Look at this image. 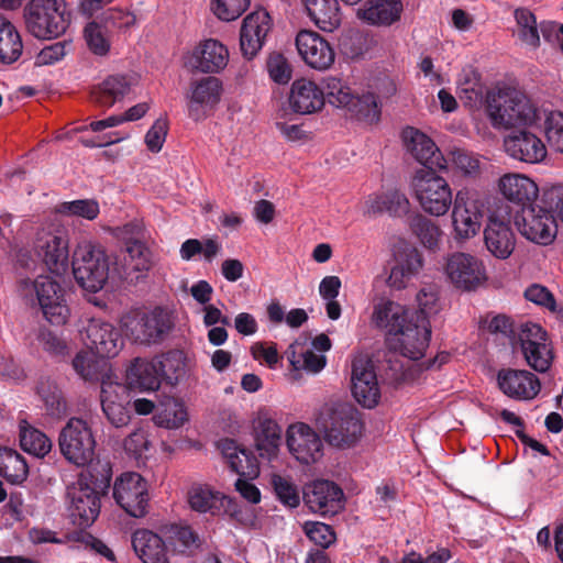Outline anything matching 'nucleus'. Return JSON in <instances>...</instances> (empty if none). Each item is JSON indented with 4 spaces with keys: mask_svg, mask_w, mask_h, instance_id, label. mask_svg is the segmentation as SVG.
Listing matches in <instances>:
<instances>
[{
    "mask_svg": "<svg viewBox=\"0 0 563 563\" xmlns=\"http://www.w3.org/2000/svg\"><path fill=\"white\" fill-rule=\"evenodd\" d=\"M130 394L125 385H122L111 375H107L101 382L102 411L117 428L126 426L131 419Z\"/></svg>",
    "mask_w": 563,
    "mask_h": 563,
    "instance_id": "nucleus-16",
    "label": "nucleus"
},
{
    "mask_svg": "<svg viewBox=\"0 0 563 563\" xmlns=\"http://www.w3.org/2000/svg\"><path fill=\"white\" fill-rule=\"evenodd\" d=\"M541 206L563 222V184L547 185L542 188Z\"/></svg>",
    "mask_w": 563,
    "mask_h": 563,
    "instance_id": "nucleus-62",
    "label": "nucleus"
},
{
    "mask_svg": "<svg viewBox=\"0 0 563 563\" xmlns=\"http://www.w3.org/2000/svg\"><path fill=\"white\" fill-rule=\"evenodd\" d=\"M45 319L55 325L65 324L69 309L65 300L63 284H31Z\"/></svg>",
    "mask_w": 563,
    "mask_h": 563,
    "instance_id": "nucleus-25",
    "label": "nucleus"
},
{
    "mask_svg": "<svg viewBox=\"0 0 563 563\" xmlns=\"http://www.w3.org/2000/svg\"><path fill=\"white\" fill-rule=\"evenodd\" d=\"M81 296L98 308H106L115 299L113 284H78Z\"/></svg>",
    "mask_w": 563,
    "mask_h": 563,
    "instance_id": "nucleus-58",
    "label": "nucleus"
},
{
    "mask_svg": "<svg viewBox=\"0 0 563 563\" xmlns=\"http://www.w3.org/2000/svg\"><path fill=\"white\" fill-rule=\"evenodd\" d=\"M404 10L400 0H368L357 10V16L373 25H391Z\"/></svg>",
    "mask_w": 563,
    "mask_h": 563,
    "instance_id": "nucleus-38",
    "label": "nucleus"
},
{
    "mask_svg": "<svg viewBox=\"0 0 563 563\" xmlns=\"http://www.w3.org/2000/svg\"><path fill=\"white\" fill-rule=\"evenodd\" d=\"M29 473L24 457L8 448L0 449V474L12 484L25 481Z\"/></svg>",
    "mask_w": 563,
    "mask_h": 563,
    "instance_id": "nucleus-49",
    "label": "nucleus"
},
{
    "mask_svg": "<svg viewBox=\"0 0 563 563\" xmlns=\"http://www.w3.org/2000/svg\"><path fill=\"white\" fill-rule=\"evenodd\" d=\"M345 111L350 117L366 124H374L380 120V106L373 92L355 93Z\"/></svg>",
    "mask_w": 563,
    "mask_h": 563,
    "instance_id": "nucleus-46",
    "label": "nucleus"
},
{
    "mask_svg": "<svg viewBox=\"0 0 563 563\" xmlns=\"http://www.w3.org/2000/svg\"><path fill=\"white\" fill-rule=\"evenodd\" d=\"M58 446L62 455L77 466L90 464L96 456V439L92 429L81 418H70L60 429Z\"/></svg>",
    "mask_w": 563,
    "mask_h": 563,
    "instance_id": "nucleus-7",
    "label": "nucleus"
},
{
    "mask_svg": "<svg viewBox=\"0 0 563 563\" xmlns=\"http://www.w3.org/2000/svg\"><path fill=\"white\" fill-rule=\"evenodd\" d=\"M430 335L429 321L418 313H411L391 336H387V342L395 352L410 360H419L429 346Z\"/></svg>",
    "mask_w": 563,
    "mask_h": 563,
    "instance_id": "nucleus-9",
    "label": "nucleus"
},
{
    "mask_svg": "<svg viewBox=\"0 0 563 563\" xmlns=\"http://www.w3.org/2000/svg\"><path fill=\"white\" fill-rule=\"evenodd\" d=\"M289 453L302 464H311L322 456L323 443L320 435L308 424L296 422L286 431Z\"/></svg>",
    "mask_w": 563,
    "mask_h": 563,
    "instance_id": "nucleus-17",
    "label": "nucleus"
},
{
    "mask_svg": "<svg viewBox=\"0 0 563 563\" xmlns=\"http://www.w3.org/2000/svg\"><path fill=\"white\" fill-rule=\"evenodd\" d=\"M132 545L143 563H169L164 541L148 530H137L132 537Z\"/></svg>",
    "mask_w": 563,
    "mask_h": 563,
    "instance_id": "nucleus-41",
    "label": "nucleus"
},
{
    "mask_svg": "<svg viewBox=\"0 0 563 563\" xmlns=\"http://www.w3.org/2000/svg\"><path fill=\"white\" fill-rule=\"evenodd\" d=\"M303 498L313 512L335 514L342 507L343 492L330 481H316L307 486Z\"/></svg>",
    "mask_w": 563,
    "mask_h": 563,
    "instance_id": "nucleus-28",
    "label": "nucleus"
},
{
    "mask_svg": "<svg viewBox=\"0 0 563 563\" xmlns=\"http://www.w3.org/2000/svg\"><path fill=\"white\" fill-rule=\"evenodd\" d=\"M515 19L519 26V37L527 45L538 48L540 46V34L534 14L525 8L515 11Z\"/></svg>",
    "mask_w": 563,
    "mask_h": 563,
    "instance_id": "nucleus-56",
    "label": "nucleus"
},
{
    "mask_svg": "<svg viewBox=\"0 0 563 563\" xmlns=\"http://www.w3.org/2000/svg\"><path fill=\"white\" fill-rule=\"evenodd\" d=\"M411 185L419 205L431 216L445 214L454 202L448 181L439 176L435 169L417 170Z\"/></svg>",
    "mask_w": 563,
    "mask_h": 563,
    "instance_id": "nucleus-8",
    "label": "nucleus"
},
{
    "mask_svg": "<svg viewBox=\"0 0 563 563\" xmlns=\"http://www.w3.org/2000/svg\"><path fill=\"white\" fill-rule=\"evenodd\" d=\"M137 84L136 75H112L92 90L91 98L99 106L111 107L123 99Z\"/></svg>",
    "mask_w": 563,
    "mask_h": 563,
    "instance_id": "nucleus-34",
    "label": "nucleus"
},
{
    "mask_svg": "<svg viewBox=\"0 0 563 563\" xmlns=\"http://www.w3.org/2000/svg\"><path fill=\"white\" fill-rule=\"evenodd\" d=\"M504 147L510 157L528 164L541 163L548 154L542 140L527 130L507 135L504 139Z\"/></svg>",
    "mask_w": 563,
    "mask_h": 563,
    "instance_id": "nucleus-22",
    "label": "nucleus"
},
{
    "mask_svg": "<svg viewBox=\"0 0 563 563\" xmlns=\"http://www.w3.org/2000/svg\"><path fill=\"white\" fill-rule=\"evenodd\" d=\"M288 100L294 112L310 114L322 109L324 93L313 81L298 79L291 85Z\"/></svg>",
    "mask_w": 563,
    "mask_h": 563,
    "instance_id": "nucleus-33",
    "label": "nucleus"
},
{
    "mask_svg": "<svg viewBox=\"0 0 563 563\" xmlns=\"http://www.w3.org/2000/svg\"><path fill=\"white\" fill-rule=\"evenodd\" d=\"M411 203L407 195L398 188H389L369 195L365 202V214L372 217L388 213L393 218H402L410 212Z\"/></svg>",
    "mask_w": 563,
    "mask_h": 563,
    "instance_id": "nucleus-29",
    "label": "nucleus"
},
{
    "mask_svg": "<svg viewBox=\"0 0 563 563\" xmlns=\"http://www.w3.org/2000/svg\"><path fill=\"white\" fill-rule=\"evenodd\" d=\"M20 445L24 452L36 457H44L52 450L51 439L26 421L20 422Z\"/></svg>",
    "mask_w": 563,
    "mask_h": 563,
    "instance_id": "nucleus-47",
    "label": "nucleus"
},
{
    "mask_svg": "<svg viewBox=\"0 0 563 563\" xmlns=\"http://www.w3.org/2000/svg\"><path fill=\"white\" fill-rule=\"evenodd\" d=\"M519 341L528 365L537 372L548 371L553 355L548 334L541 325L532 322L525 323L519 333Z\"/></svg>",
    "mask_w": 563,
    "mask_h": 563,
    "instance_id": "nucleus-15",
    "label": "nucleus"
},
{
    "mask_svg": "<svg viewBox=\"0 0 563 563\" xmlns=\"http://www.w3.org/2000/svg\"><path fill=\"white\" fill-rule=\"evenodd\" d=\"M484 242L490 254L506 260L515 250L516 236L508 222L490 217L484 229Z\"/></svg>",
    "mask_w": 563,
    "mask_h": 563,
    "instance_id": "nucleus-30",
    "label": "nucleus"
},
{
    "mask_svg": "<svg viewBox=\"0 0 563 563\" xmlns=\"http://www.w3.org/2000/svg\"><path fill=\"white\" fill-rule=\"evenodd\" d=\"M417 302L419 307V312L417 313L426 320H428L429 317L438 314L444 306L434 284H428L427 287H423L418 292Z\"/></svg>",
    "mask_w": 563,
    "mask_h": 563,
    "instance_id": "nucleus-59",
    "label": "nucleus"
},
{
    "mask_svg": "<svg viewBox=\"0 0 563 563\" xmlns=\"http://www.w3.org/2000/svg\"><path fill=\"white\" fill-rule=\"evenodd\" d=\"M220 252V244L214 239H207L205 243L197 239L186 240L179 250L181 260L190 261L197 255H202L207 262H212Z\"/></svg>",
    "mask_w": 563,
    "mask_h": 563,
    "instance_id": "nucleus-55",
    "label": "nucleus"
},
{
    "mask_svg": "<svg viewBox=\"0 0 563 563\" xmlns=\"http://www.w3.org/2000/svg\"><path fill=\"white\" fill-rule=\"evenodd\" d=\"M22 41L20 34L9 21L0 23V62L11 64L22 54Z\"/></svg>",
    "mask_w": 563,
    "mask_h": 563,
    "instance_id": "nucleus-51",
    "label": "nucleus"
},
{
    "mask_svg": "<svg viewBox=\"0 0 563 563\" xmlns=\"http://www.w3.org/2000/svg\"><path fill=\"white\" fill-rule=\"evenodd\" d=\"M223 92L222 81L214 76L192 79L186 92L188 114L194 121L207 118L221 100Z\"/></svg>",
    "mask_w": 563,
    "mask_h": 563,
    "instance_id": "nucleus-14",
    "label": "nucleus"
},
{
    "mask_svg": "<svg viewBox=\"0 0 563 563\" xmlns=\"http://www.w3.org/2000/svg\"><path fill=\"white\" fill-rule=\"evenodd\" d=\"M86 44L91 53L104 56L110 49V37L107 25L100 21L88 23L84 31Z\"/></svg>",
    "mask_w": 563,
    "mask_h": 563,
    "instance_id": "nucleus-52",
    "label": "nucleus"
},
{
    "mask_svg": "<svg viewBox=\"0 0 563 563\" xmlns=\"http://www.w3.org/2000/svg\"><path fill=\"white\" fill-rule=\"evenodd\" d=\"M153 420L158 427L178 429L188 421L187 408L180 399L167 397L161 402Z\"/></svg>",
    "mask_w": 563,
    "mask_h": 563,
    "instance_id": "nucleus-44",
    "label": "nucleus"
},
{
    "mask_svg": "<svg viewBox=\"0 0 563 563\" xmlns=\"http://www.w3.org/2000/svg\"><path fill=\"white\" fill-rule=\"evenodd\" d=\"M113 498L126 514L141 518L147 511V483L139 473H123L114 482Z\"/></svg>",
    "mask_w": 563,
    "mask_h": 563,
    "instance_id": "nucleus-12",
    "label": "nucleus"
},
{
    "mask_svg": "<svg viewBox=\"0 0 563 563\" xmlns=\"http://www.w3.org/2000/svg\"><path fill=\"white\" fill-rule=\"evenodd\" d=\"M271 27V16L265 10L245 16L240 31V48L245 58L252 59L258 54Z\"/></svg>",
    "mask_w": 563,
    "mask_h": 563,
    "instance_id": "nucleus-19",
    "label": "nucleus"
},
{
    "mask_svg": "<svg viewBox=\"0 0 563 563\" xmlns=\"http://www.w3.org/2000/svg\"><path fill=\"white\" fill-rule=\"evenodd\" d=\"M308 16L322 31L332 32L341 24L338 0H301Z\"/></svg>",
    "mask_w": 563,
    "mask_h": 563,
    "instance_id": "nucleus-42",
    "label": "nucleus"
},
{
    "mask_svg": "<svg viewBox=\"0 0 563 563\" xmlns=\"http://www.w3.org/2000/svg\"><path fill=\"white\" fill-rule=\"evenodd\" d=\"M450 161L456 175L471 180L479 178L483 163L478 155L463 148H454L450 152Z\"/></svg>",
    "mask_w": 563,
    "mask_h": 563,
    "instance_id": "nucleus-50",
    "label": "nucleus"
},
{
    "mask_svg": "<svg viewBox=\"0 0 563 563\" xmlns=\"http://www.w3.org/2000/svg\"><path fill=\"white\" fill-rule=\"evenodd\" d=\"M219 449L233 472L250 478L258 475L257 460L251 451L230 439L221 440Z\"/></svg>",
    "mask_w": 563,
    "mask_h": 563,
    "instance_id": "nucleus-36",
    "label": "nucleus"
},
{
    "mask_svg": "<svg viewBox=\"0 0 563 563\" xmlns=\"http://www.w3.org/2000/svg\"><path fill=\"white\" fill-rule=\"evenodd\" d=\"M125 252L128 257L124 258V264L119 267L123 273L124 269L130 273L128 279L145 278V273L153 266L152 253L148 247L137 239H126Z\"/></svg>",
    "mask_w": 563,
    "mask_h": 563,
    "instance_id": "nucleus-40",
    "label": "nucleus"
},
{
    "mask_svg": "<svg viewBox=\"0 0 563 563\" xmlns=\"http://www.w3.org/2000/svg\"><path fill=\"white\" fill-rule=\"evenodd\" d=\"M543 118H545V135L550 146L563 153V113L550 112Z\"/></svg>",
    "mask_w": 563,
    "mask_h": 563,
    "instance_id": "nucleus-63",
    "label": "nucleus"
},
{
    "mask_svg": "<svg viewBox=\"0 0 563 563\" xmlns=\"http://www.w3.org/2000/svg\"><path fill=\"white\" fill-rule=\"evenodd\" d=\"M486 109L492 124L496 129H518L531 126L543 119L545 112L522 91L503 87L486 93Z\"/></svg>",
    "mask_w": 563,
    "mask_h": 563,
    "instance_id": "nucleus-1",
    "label": "nucleus"
},
{
    "mask_svg": "<svg viewBox=\"0 0 563 563\" xmlns=\"http://www.w3.org/2000/svg\"><path fill=\"white\" fill-rule=\"evenodd\" d=\"M412 312L389 299H380L374 305L372 321L391 336L410 317Z\"/></svg>",
    "mask_w": 563,
    "mask_h": 563,
    "instance_id": "nucleus-39",
    "label": "nucleus"
},
{
    "mask_svg": "<svg viewBox=\"0 0 563 563\" xmlns=\"http://www.w3.org/2000/svg\"><path fill=\"white\" fill-rule=\"evenodd\" d=\"M324 99L336 108L346 109L355 92L352 88L340 78L328 77L324 79Z\"/></svg>",
    "mask_w": 563,
    "mask_h": 563,
    "instance_id": "nucleus-54",
    "label": "nucleus"
},
{
    "mask_svg": "<svg viewBox=\"0 0 563 563\" xmlns=\"http://www.w3.org/2000/svg\"><path fill=\"white\" fill-rule=\"evenodd\" d=\"M33 250L51 276L62 278L69 268V231L57 221L41 224L34 234Z\"/></svg>",
    "mask_w": 563,
    "mask_h": 563,
    "instance_id": "nucleus-2",
    "label": "nucleus"
},
{
    "mask_svg": "<svg viewBox=\"0 0 563 563\" xmlns=\"http://www.w3.org/2000/svg\"><path fill=\"white\" fill-rule=\"evenodd\" d=\"M85 343L100 357H113L122 347L119 331L109 322L91 319L85 329Z\"/></svg>",
    "mask_w": 563,
    "mask_h": 563,
    "instance_id": "nucleus-20",
    "label": "nucleus"
},
{
    "mask_svg": "<svg viewBox=\"0 0 563 563\" xmlns=\"http://www.w3.org/2000/svg\"><path fill=\"white\" fill-rule=\"evenodd\" d=\"M451 282H486V269L482 261L462 252L451 254L444 266Z\"/></svg>",
    "mask_w": 563,
    "mask_h": 563,
    "instance_id": "nucleus-32",
    "label": "nucleus"
},
{
    "mask_svg": "<svg viewBox=\"0 0 563 563\" xmlns=\"http://www.w3.org/2000/svg\"><path fill=\"white\" fill-rule=\"evenodd\" d=\"M188 504L190 508L197 512H211L216 514L221 508L230 511V508L235 503L228 496L213 490L208 485H194L188 490Z\"/></svg>",
    "mask_w": 563,
    "mask_h": 563,
    "instance_id": "nucleus-37",
    "label": "nucleus"
},
{
    "mask_svg": "<svg viewBox=\"0 0 563 563\" xmlns=\"http://www.w3.org/2000/svg\"><path fill=\"white\" fill-rule=\"evenodd\" d=\"M71 264L76 282H124L130 276L125 269L110 268L104 249L88 240L78 243Z\"/></svg>",
    "mask_w": 563,
    "mask_h": 563,
    "instance_id": "nucleus-3",
    "label": "nucleus"
},
{
    "mask_svg": "<svg viewBox=\"0 0 563 563\" xmlns=\"http://www.w3.org/2000/svg\"><path fill=\"white\" fill-rule=\"evenodd\" d=\"M256 442L258 450L268 456L276 454L282 443V428L265 412H261L256 420Z\"/></svg>",
    "mask_w": 563,
    "mask_h": 563,
    "instance_id": "nucleus-45",
    "label": "nucleus"
},
{
    "mask_svg": "<svg viewBox=\"0 0 563 563\" xmlns=\"http://www.w3.org/2000/svg\"><path fill=\"white\" fill-rule=\"evenodd\" d=\"M37 393L51 416L60 417L66 412V402L55 383L49 380L41 382Z\"/></svg>",
    "mask_w": 563,
    "mask_h": 563,
    "instance_id": "nucleus-57",
    "label": "nucleus"
},
{
    "mask_svg": "<svg viewBox=\"0 0 563 563\" xmlns=\"http://www.w3.org/2000/svg\"><path fill=\"white\" fill-rule=\"evenodd\" d=\"M402 140L407 151L424 166L423 169H446V159L424 133L409 126L404 130Z\"/></svg>",
    "mask_w": 563,
    "mask_h": 563,
    "instance_id": "nucleus-23",
    "label": "nucleus"
},
{
    "mask_svg": "<svg viewBox=\"0 0 563 563\" xmlns=\"http://www.w3.org/2000/svg\"><path fill=\"white\" fill-rule=\"evenodd\" d=\"M325 440L336 448L355 444L363 431L360 412L350 404H336L329 407L320 419Z\"/></svg>",
    "mask_w": 563,
    "mask_h": 563,
    "instance_id": "nucleus-6",
    "label": "nucleus"
},
{
    "mask_svg": "<svg viewBox=\"0 0 563 563\" xmlns=\"http://www.w3.org/2000/svg\"><path fill=\"white\" fill-rule=\"evenodd\" d=\"M228 60V48L219 41L210 38L192 51L186 67L191 73L213 74L222 70Z\"/></svg>",
    "mask_w": 563,
    "mask_h": 563,
    "instance_id": "nucleus-24",
    "label": "nucleus"
},
{
    "mask_svg": "<svg viewBox=\"0 0 563 563\" xmlns=\"http://www.w3.org/2000/svg\"><path fill=\"white\" fill-rule=\"evenodd\" d=\"M296 46L306 64L314 69L324 70L334 63L333 48L313 31H300L296 37Z\"/></svg>",
    "mask_w": 563,
    "mask_h": 563,
    "instance_id": "nucleus-21",
    "label": "nucleus"
},
{
    "mask_svg": "<svg viewBox=\"0 0 563 563\" xmlns=\"http://www.w3.org/2000/svg\"><path fill=\"white\" fill-rule=\"evenodd\" d=\"M287 357L291 366L288 377L291 382L301 378V372L310 375L319 374L327 365L324 354H318L309 349L307 339H297L287 350Z\"/></svg>",
    "mask_w": 563,
    "mask_h": 563,
    "instance_id": "nucleus-26",
    "label": "nucleus"
},
{
    "mask_svg": "<svg viewBox=\"0 0 563 563\" xmlns=\"http://www.w3.org/2000/svg\"><path fill=\"white\" fill-rule=\"evenodd\" d=\"M271 484L279 501L289 507L296 508L300 504V495L296 485L290 478L282 476L279 474H273Z\"/></svg>",
    "mask_w": 563,
    "mask_h": 563,
    "instance_id": "nucleus-60",
    "label": "nucleus"
},
{
    "mask_svg": "<svg viewBox=\"0 0 563 563\" xmlns=\"http://www.w3.org/2000/svg\"><path fill=\"white\" fill-rule=\"evenodd\" d=\"M422 266L421 253L415 247H408L396 257L386 282H404V279L418 278Z\"/></svg>",
    "mask_w": 563,
    "mask_h": 563,
    "instance_id": "nucleus-43",
    "label": "nucleus"
},
{
    "mask_svg": "<svg viewBox=\"0 0 563 563\" xmlns=\"http://www.w3.org/2000/svg\"><path fill=\"white\" fill-rule=\"evenodd\" d=\"M484 205L476 191L463 188L456 192L452 222L457 240H470L481 230Z\"/></svg>",
    "mask_w": 563,
    "mask_h": 563,
    "instance_id": "nucleus-11",
    "label": "nucleus"
},
{
    "mask_svg": "<svg viewBox=\"0 0 563 563\" xmlns=\"http://www.w3.org/2000/svg\"><path fill=\"white\" fill-rule=\"evenodd\" d=\"M352 395L365 408H374L380 398V388L373 364L363 357L352 362Z\"/></svg>",
    "mask_w": 563,
    "mask_h": 563,
    "instance_id": "nucleus-18",
    "label": "nucleus"
},
{
    "mask_svg": "<svg viewBox=\"0 0 563 563\" xmlns=\"http://www.w3.org/2000/svg\"><path fill=\"white\" fill-rule=\"evenodd\" d=\"M498 385L505 395L517 400L533 399L541 388L538 377L525 369L500 371Z\"/></svg>",
    "mask_w": 563,
    "mask_h": 563,
    "instance_id": "nucleus-27",
    "label": "nucleus"
},
{
    "mask_svg": "<svg viewBox=\"0 0 563 563\" xmlns=\"http://www.w3.org/2000/svg\"><path fill=\"white\" fill-rule=\"evenodd\" d=\"M159 365L156 360L136 358L126 371L128 389L155 391L161 386Z\"/></svg>",
    "mask_w": 563,
    "mask_h": 563,
    "instance_id": "nucleus-35",
    "label": "nucleus"
},
{
    "mask_svg": "<svg viewBox=\"0 0 563 563\" xmlns=\"http://www.w3.org/2000/svg\"><path fill=\"white\" fill-rule=\"evenodd\" d=\"M159 365L161 377L165 378L169 384H175L186 373L185 355L181 351H169L156 358Z\"/></svg>",
    "mask_w": 563,
    "mask_h": 563,
    "instance_id": "nucleus-53",
    "label": "nucleus"
},
{
    "mask_svg": "<svg viewBox=\"0 0 563 563\" xmlns=\"http://www.w3.org/2000/svg\"><path fill=\"white\" fill-rule=\"evenodd\" d=\"M303 530L310 541L323 549L330 547L335 541L334 531L323 522H306Z\"/></svg>",
    "mask_w": 563,
    "mask_h": 563,
    "instance_id": "nucleus-64",
    "label": "nucleus"
},
{
    "mask_svg": "<svg viewBox=\"0 0 563 563\" xmlns=\"http://www.w3.org/2000/svg\"><path fill=\"white\" fill-rule=\"evenodd\" d=\"M408 225L424 247L438 249L442 231L434 221L421 213H413L408 218Z\"/></svg>",
    "mask_w": 563,
    "mask_h": 563,
    "instance_id": "nucleus-48",
    "label": "nucleus"
},
{
    "mask_svg": "<svg viewBox=\"0 0 563 563\" xmlns=\"http://www.w3.org/2000/svg\"><path fill=\"white\" fill-rule=\"evenodd\" d=\"M500 194L521 208L534 205L539 195L537 184L526 175L506 174L498 181Z\"/></svg>",
    "mask_w": 563,
    "mask_h": 563,
    "instance_id": "nucleus-31",
    "label": "nucleus"
},
{
    "mask_svg": "<svg viewBox=\"0 0 563 563\" xmlns=\"http://www.w3.org/2000/svg\"><path fill=\"white\" fill-rule=\"evenodd\" d=\"M125 453L135 461L144 460L151 448L147 432L144 429H136L131 432L123 442Z\"/></svg>",
    "mask_w": 563,
    "mask_h": 563,
    "instance_id": "nucleus-61",
    "label": "nucleus"
},
{
    "mask_svg": "<svg viewBox=\"0 0 563 563\" xmlns=\"http://www.w3.org/2000/svg\"><path fill=\"white\" fill-rule=\"evenodd\" d=\"M124 333L134 342L156 344L163 342L175 327L173 313L162 307L150 311H131L121 318Z\"/></svg>",
    "mask_w": 563,
    "mask_h": 563,
    "instance_id": "nucleus-4",
    "label": "nucleus"
},
{
    "mask_svg": "<svg viewBox=\"0 0 563 563\" xmlns=\"http://www.w3.org/2000/svg\"><path fill=\"white\" fill-rule=\"evenodd\" d=\"M67 497L73 522L79 528L92 525L100 512V500L86 476L81 475L67 488Z\"/></svg>",
    "mask_w": 563,
    "mask_h": 563,
    "instance_id": "nucleus-13",
    "label": "nucleus"
},
{
    "mask_svg": "<svg viewBox=\"0 0 563 563\" xmlns=\"http://www.w3.org/2000/svg\"><path fill=\"white\" fill-rule=\"evenodd\" d=\"M23 16L27 32L41 40L58 37L69 25L63 0H30Z\"/></svg>",
    "mask_w": 563,
    "mask_h": 563,
    "instance_id": "nucleus-5",
    "label": "nucleus"
},
{
    "mask_svg": "<svg viewBox=\"0 0 563 563\" xmlns=\"http://www.w3.org/2000/svg\"><path fill=\"white\" fill-rule=\"evenodd\" d=\"M515 224L523 238L540 245L551 244L558 232L555 216L538 205L521 208L515 217Z\"/></svg>",
    "mask_w": 563,
    "mask_h": 563,
    "instance_id": "nucleus-10",
    "label": "nucleus"
}]
</instances>
